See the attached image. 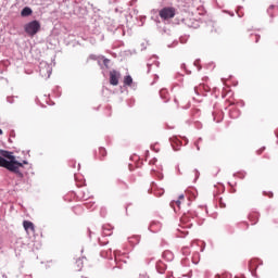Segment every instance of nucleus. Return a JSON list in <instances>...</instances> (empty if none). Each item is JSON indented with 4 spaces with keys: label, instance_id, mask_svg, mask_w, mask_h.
Returning <instances> with one entry per match:
<instances>
[{
    "label": "nucleus",
    "instance_id": "obj_11",
    "mask_svg": "<svg viewBox=\"0 0 278 278\" xmlns=\"http://www.w3.org/2000/svg\"><path fill=\"white\" fill-rule=\"evenodd\" d=\"M134 84V78L131 76H125L124 77V86H131Z\"/></svg>",
    "mask_w": 278,
    "mask_h": 278
},
{
    "label": "nucleus",
    "instance_id": "obj_17",
    "mask_svg": "<svg viewBox=\"0 0 278 278\" xmlns=\"http://www.w3.org/2000/svg\"><path fill=\"white\" fill-rule=\"evenodd\" d=\"M139 278H149V276L147 274H142V275H140Z\"/></svg>",
    "mask_w": 278,
    "mask_h": 278
},
{
    "label": "nucleus",
    "instance_id": "obj_21",
    "mask_svg": "<svg viewBox=\"0 0 278 278\" xmlns=\"http://www.w3.org/2000/svg\"><path fill=\"white\" fill-rule=\"evenodd\" d=\"M115 262H118V256H115Z\"/></svg>",
    "mask_w": 278,
    "mask_h": 278
},
{
    "label": "nucleus",
    "instance_id": "obj_16",
    "mask_svg": "<svg viewBox=\"0 0 278 278\" xmlns=\"http://www.w3.org/2000/svg\"><path fill=\"white\" fill-rule=\"evenodd\" d=\"M99 153H100L101 157H105V155H108V150H105V148H100Z\"/></svg>",
    "mask_w": 278,
    "mask_h": 278
},
{
    "label": "nucleus",
    "instance_id": "obj_26",
    "mask_svg": "<svg viewBox=\"0 0 278 278\" xmlns=\"http://www.w3.org/2000/svg\"><path fill=\"white\" fill-rule=\"evenodd\" d=\"M105 62L108 63V60H104V63H105Z\"/></svg>",
    "mask_w": 278,
    "mask_h": 278
},
{
    "label": "nucleus",
    "instance_id": "obj_15",
    "mask_svg": "<svg viewBox=\"0 0 278 278\" xmlns=\"http://www.w3.org/2000/svg\"><path fill=\"white\" fill-rule=\"evenodd\" d=\"M103 236H112V229L108 227H103Z\"/></svg>",
    "mask_w": 278,
    "mask_h": 278
},
{
    "label": "nucleus",
    "instance_id": "obj_25",
    "mask_svg": "<svg viewBox=\"0 0 278 278\" xmlns=\"http://www.w3.org/2000/svg\"><path fill=\"white\" fill-rule=\"evenodd\" d=\"M251 218H253V216H252V215H250V220H251Z\"/></svg>",
    "mask_w": 278,
    "mask_h": 278
},
{
    "label": "nucleus",
    "instance_id": "obj_3",
    "mask_svg": "<svg viewBox=\"0 0 278 278\" xmlns=\"http://www.w3.org/2000/svg\"><path fill=\"white\" fill-rule=\"evenodd\" d=\"M24 29L28 36H36V34L40 31V22L35 20L30 23H27L24 26Z\"/></svg>",
    "mask_w": 278,
    "mask_h": 278
},
{
    "label": "nucleus",
    "instance_id": "obj_22",
    "mask_svg": "<svg viewBox=\"0 0 278 278\" xmlns=\"http://www.w3.org/2000/svg\"><path fill=\"white\" fill-rule=\"evenodd\" d=\"M1 134H3V130L0 129V136H1Z\"/></svg>",
    "mask_w": 278,
    "mask_h": 278
},
{
    "label": "nucleus",
    "instance_id": "obj_23",
    "mask_svg": "<svg viewBox=\"0 0 278 278\" xmlns=\"http://www.w3.org/2000/svg\"><path fill=\"white\" fill-rule=\"evenodd\" d=\"M23 164H27V161H24Z\"/></svg>",
    "mask_w": 278,
    "mask_h": 278
},
{
    "label": "nucleus",
    "instance_id": "obj_7",
    "mask_svg": "<svg viewBox=\"0 0 278 278\" xmlns=\"http://www.w3.org/2000/svg\"><path fill=\"white\" fill-rule=\"evenodd\" d=\"M23 227L25 229V231H36V227L34 226V223L29 222V220H24L23 222Z\"/></svg>",
    "mask_w": 278,
    "mask_h": 278
},
{
    "label": "nucleus",
    "instance_id": "obj_6",
    "mask_svg": "<svg viewBox=\"0 0 278 278\" xmlns=\"http://www.w3.org/2000/svg\"><path fill=\"white\" fill-rule=\"evenodd\" d=\"M0 155H2V157H7L10 162H16V157L12 155V152L10 151L0 150Z\"/></svg>",
    "mask_w": 278,
    "mask_h": 278
},
{
    "label": "nucleus",
    "instance_id": "obj_4",
    "mask_svg": "<svg viewBox=\"0 0 278 278\" xmlns=\"http://www.w3.org/2000/svg\"><path fill=\"white\" fill-rule=\"evenodd\" d=\"M121 79V74L113 70L110 72V84L111 86H118V80Z\"/></svg>",
    "mask_w": 278,
    "mask_h": 278
},
{
    "label": "nucleus",
    "instance_id": "obj_20",
    "mask_svg": "<svg viewBox=\"0 0 278 278\" xmlns=\"http://www.w3.org/2000/svg\"><path fill=\"white\" fill-rule=\"evenodd\" d=\"M268 197L271 199V197H273V192H269V193H268Z\"/></svg>",
    "mask_w": 278,
    "mask_h": 278
},
{
    "label": "nucleus",
    "instance_id": "obj_18",
    "mask_svg": "<svg viewBox=\"0 0 278 278\" xmlns=\"http://www.w3.org/2000/svg\"><path fill=\"white\" fill-rule=\"evenodd\" d=\"M166 255H173L170 252H164L163 257H166Z\"/></svg>",
    "mask_w": 278,
    "mask_h": 278
},
{
    "label": "nucleus",
    "instance_id": "obj_19",
    "mask_svg": "<svg viewBox=\"0 0 278 278\" xmlns=\"http://www.w3.org/2000/svg\"><path fill=\"white\" fill-rule=\"evenodd\" d=\"M255 42H260V36L258 35H255Z\"/></svg>",
    "mask_w": 278,
    "mask_h": 278
},
{
    "label": "nucleus",
    "instance_id": "obj_10",
    "mask_svg": "<svg viewBox=\"0 0 278 278\" xmlns=\"http://www.w3.org/2000/svg\"><path fill=\"white\" fill-rule=\"evenodd\" d=\"M74 268H75L76 271L81 270L84 268V258L76 260Z\"/></svg>",
    "mask_w": 278,
    "mask_h": 278
},
{
    "label": "nucleus",
    "instance_id": "obj_9",
    "mask_svg": "<svg viewBox=\"0 0 278 278\" xmlns=\"http://www.w3.org/2000/svg\"><path fill=\"white\" fill-rule=\"evenodd\" d=\"M31 14H34V11L31 10V8L29 7H25L22 12H21V16H31Z\"/></svg>",
    "mask_w": 278,
    "mask_h": 278
},
{
    "label": "nucleus",
    "instance_id": "obj_8",
    "mask_svg": "<svg viewBox=\"0 0 278 278\" xmlns=\"http://www.w3.org/2000/svg\"><path fill=\"white\" fill-rule=\"evenodd\" d=\"M156 270L157 273H160L161 275H164V273H166V264H164V262L159 261L156 263Z\"/></svg>",
    "mask_w": 278,
    "mask_h": 278
},
{
    "label": "nucleus",
    "instance_id": "obj_12",
    "mask_svg": "<svg viewBox=\"0 0 278 278\" xmlns=\"http://www.w3.org/2000/svg\"><path fill=\"white\" fill-rule=\"evenodd\" d=\"M170 144H172L174 151H179V148H177V147L181 146V140H174V141H172Z\"/></svg>",
    "mask_w": 278,
    "mask_h": 278
},
{
    "label": "nucleus",
    "instance_id": "obj_24",
    "mask_svg": "<svg viewBox=\"0 0 278 278\" xmlns=\"http://www.w3.org/2000/svg\"><path fill=\"white\" fill-rule=\"evenodd\" d=\"M255 223H257V222L254 220V222L252 223V225H255Z\"/></svg>",
    "mask_w": 278,
    "mask_h": 278
},
{
    "label": "nucleus",
    "instance_id": "obj_13",
    "mask_svg": "<svg viewBox=\"0 0 278 278\" xmlns=\"http://www.w3.org/2000/svg\"><path fill=\"white\" fill-rule=\"evenodd\" d=\"M257 260L250 261V270H256Z\"/></svg>",
    "mask_w": 278,
    "mask_h": 278
},
{
    "label": "nucleus",
    "instance_id": "obj_2",
    "mask_svg": "<svg viewBox=\"0 0 278 278\" xmlns=\"http://www.w3.org/2000/svg\"><path fill=\"white\" fill-rule=\"evenodd\" d=\"M177 14V9L175 7H165L160 10L159 16L163 21H169V18H175V15Z\"/></svg>",
    "mask_w": 278,
    "mask_h": 278
},
{
    "label": "nucleus",
    "instance_id": "obj_14",
    "mask_svg": "<svg viewBox=\"0 0 278 278\" xmlns=\"http://www.w3.org/2000/svg\"><path fill=\"white\" fill-rule=\"evenodd\" d=\"M160 96L162 97V99H168V91L166 89H162L160 91Z\"/></svg>",
    "mask_w": 278,
    "mask_h": 278
},
{
    "label": "nucleus",
    "instance_id": "obj_27",
    "mask_svg": "<svg viewBox=\"0 0 278 278\" xmlns=\"http://www.w3.org/2000/svg\"><path fill=\"white\" fill-rule=\"evenodd\" d=\"M105 62L108 63V60H104V63H105Z\"/></svg>",
    "mask_w": 278,
    "mask_h": 278
},
{
    "label": "nucleus",
    "instance_id": "obj_1",
    "mask_svg": "<svg viewBox=\"0 0 278 278\" xmlns=\"http://www.w3.org/2000/svg\"><path fill=\"white\" fill-rule=\"evenodd\" d=\"M0 167L7 168V170H10L11 173H15L17 177H23V173L20 170V168H23V163L18 161H8L3 159V156H0Z\"/></svg>",
    "mask_w": 278,
    "mask_h": 278
},
{
    "label": "nucleus",
    "instance_id": "obj_5",
    "mask_svg": "<svg viewBox=\"0 0 278 278\" xmlns=\"http://www.w3.org/2000/svg\"><path fill=\"white\" fill-rule=\"evenodd\" d=\"M184 201H186V197H185L184 194H180V195L178 197V200L170 202V206H172L174 210H175L176 206L178 207V210H180V208H181V203H184Z\"/></svg>",
    "mask_w": 278,
    "mask_h": 278
}]
</instances>
